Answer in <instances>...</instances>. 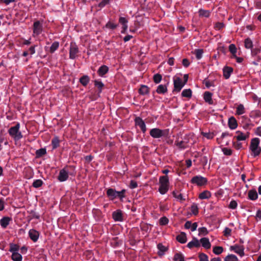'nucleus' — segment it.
Here are the masks:
<instances>
[{
  "label": "nucleus",
  "instance_id": "8",
  "mask_svg": "<svg viewBox=\"0 0 261 261\" xmlns=\"http://www.w3.org/2000/svg\"><path fill=\"white\" fill-rule=\"evenodd\" d=\"M43 30L42 23L40 21H36L33 24V36L35 37L40 35Z\"/></svg>",
  "mask_w": 261,
  "mask_h": 261
},
{
  "label": "nucleus",
  "instance_id": "48",
  "mask_svg": "<svg viewBox=\"0 0 261 261\" xmlns=\"http://www.w3.org/2000/svg\"><path fill=\"white\" fill-rule=\"evenodd\" d=\"M94 85L98 89L99 92H101L104 86L103 83L100 81H95Z\"/></svg>",
  "mask_w": 261,
  "mask_h": 261
},
{
  "label": "nucleus",
  "instance_id": "45",
  "mask_svg": "<svg viewBox=\"0 0 261 261\" xmlns=\"http://www.w3.org/2000/svg\"><path fill=\"white\" fill-rule=\"evenodd\" d=\"M223 249L220 246H216L213 248V252L217 255L221 254L223 252Z\"/></svg>",
  "mask_w": 261,
  "mask_h": 261
},
{
  "label": "nucleus",
  "instance_id": "40",
  "mask_svg": "<svg viewBox=\"0 0 261 261\" xmlns=\"http://www.w3.org/2000/svg\"><path fill=\"white\" fill-rule=\"evenodd\" d=\"M229 50L230 52L232 54V57H236L237 53V48L235 45L233 44H231L229 46Z\"/></svg>",
  "mask_w": 261,
  "mask_h": 261
},
{
  "label": "nucleus",
  "instance_id": "14",
  "mask_svg": "<svg viewBox=\"0 0 261 261\" xmlns=\"http://www.w3.org/2000/svg\"><path fill=\"white\" fill-rule=\"evenodd\" d=\"M136 125L139 126L143 133H145L146 130V125L144 121L140 117H137L135 119Z\"/></svg>",
  "mask_w": 261,
  "mask_h": 261
},
{
  "label": "nucleus",
  "instance_id": "16",
  "mask_svg": "<svg viewBox=\"0 0 261 261\" xmlns=\"http://www.w3.org/2000/svg\"><path fill=\"white\" fill-rule=\"evenodd\" d=\"M11 220V218L8 217H3L0 221V224L1 226L4 228H6L9 224Z\"/></svg>",
  "mask_w": 261,
  "mask_h": 261
},
{
  "label": "nucleus",
  "instance_id": "61",
  "mask_svg": "<svg viewBox=\"0 0 261 261\" xmlns=\"http://www.w3.org/2000/svg\"><path fill=\"white\" fill-rule=\"evenodd\" d=\"M138 187L137 182L133 180H132L130 182L129 187L131 189H135Z\"/></svg>",
  "mask_w": 261,
  "mask_h": 261
},
{
  "label": "nucleus",
  "instance_id": "31",
  "mask_svg": "<svg viewBox=\"0 0 261 261\" xmlns=\"http://www.w3.org/2000/svg\"><path fill=\"white\" fill-rule=\"evenodd\" d=\"M174 261H185V257L181 253H176L173 257Z\"/></svg>",
  "mask_w": 261,
  "mask_h": 261
},
{
  "label": "nucleus",
  "instance_id": "13",
  "mask_svg": "<svg viewBox=\"0 0 261 261\" xmlns=\"http://www.w3.org/2000/svg\"><path fill=\"white\" fill-rule=\"evenodd\" d=\"M230 249L241 256H243L244 255V248L242 246L234 245L230 247Z\"/></svg>",
  "mask_w": 261,
  "mask_h": 261
},
{
  "label": "nucleus",
  "instance_id": "21",
  "mask_svg": "<svg viewBox=\"0 0 261 261\" xmlns=\"http://www.w3.org/2000/svg\"><path fill=\"white\" fill-rule=\"evenodd\" d=\"M233 71L231 67H225L223 69V76L226 79H228Z\"/></svg>",
  "mask_w": 261,
  "mask_h": 261
},
{
  "label": "nucleus",
  "instance_id": "9",
  "mask_svg": "<svg viewBox=\"0 0 261 261\" xmlns=\"http://www.w3.org/2000/svg\"><path fill=\"white\" fill-rule=\"evenodd\" d=\"M174 91L179 92L185 85L180 77H174Z\"/></svg>",
  "mask_w": 261,
  "mask_h": 261
},
{
  "label": "nucleus",
  "instance_id": "5",
  "mask_svg": "<svg viewBox=\"0 0 261 261\" xmlns=\"http://www.w3.org/2000/svg\"><path fill=\"white\" fill-rule=\"evenodd\" d=\"M150 135L153 138H160L162 137H167L169 134V129H161L158 128H154L150 129Z\"/></svg>",
  "mask_w": 261,
  "mask_h": 261
},
{
  "label": "nucleus",
  "instance_id": "32",
  "mask_svg": "<svg viewBox=\"0 0 261 261\" xmlns=\"http://www.w3.org/2000/svg\"><path fill=\"white\" fill-rule=\"evenodd\" d=\"M199 15L200 17H208L210 15V12L208 10L200 9L198 11Z\"/></svg>",
  "mask_w": 261,
  "mask_h": 261
},
{
  "label": "nucleus",
  "instance_id": "38",
  "mask_svg": "<svg viewBox=\"0 0 261 261\" xmlns=\"http://www.w3.org/2000/svg\"><path fill=\"white\" fill-rule=\"evenodd\" d=\"M191 212L194 215H197L198 214V208L197 205L193 203L191 206Z\"/></svg>",
  "mask_w": 261,
  "mask_h": 261
},
{
  "label": "nucleus",
  "instance_id": "37",
  "mask_svg": "<svg viewBox=\"0 0 261 261\" xmlns=\"http://www.w3.org/2000/svg\"><path fill=\"white\" fill-rule=\"evenodd\" d=\"M181 95L185 97L190 98L192 96V91L190 89H185L181 93Z\"/></svg>",
  "mask_w": 261,
  "mask_h": 261
},
{
  "label": "nucleus",
  "instance_id": "52",
  "mask_svg": "<svg viewBox=\"0 0 261 261\" xmlns=\"http://www.w3.org/2000/svg\"><path fill=\"white\" fill-rule=\"evenodd\" d=\"M199 261H208L207 256L204 253H200L199 255Z\"/></svg>",
  "mask_w": 261,
  "mask_h": 261
},
{
  "label": "nucleus",
  "instance_id": "36",
  "mask_svg": "<svg viewBox=\"0 0 261 261\" xmlns=\"http://www.w3.org/2000/svg\"><path fill=\"white\" fill-rule=\"evenodd\" d=\"M12 259L14 261H21L22 260V256L18 252L12 253Z\"/></svg>",
  "mask_w": 261,
  "mask_h": 261
},
{
  "label": "nucleus",
  "instance_id": "63",
  "mask_svg": "<svg viewBox=\"0 0 261 261\" xmlns=\"http://www.w3.org/2000/svg\"><path fill=\"white\" fill-rule=\"evenodd\" d=\"M204 84H205V86L208 88L212 86H213V87L214 86V85L213 84V82H211L208 80H205Z\"/></svg>",
  "mask_w": 261,
  "mask_h": 261
},
{
  "label": "nucleus",
  "instance_id": "15",
  "mask_svg": "<svg viewBox=\"0 0 261 261\" xmlns=\"http://www.w3.org/2000/svg\"><path fill=\"white\" fill-rule=\"evenodd\" d=\"M113 218L116 221H122L123 220L122 212L117 210L113 213Z\"/></svg>",
  "mask_w": 261,
  "mask_h": 261
},
{
  "label": "nucleus",
  "instance_id": "39",
  "mask_svg": "<svg viewBox=\"0 0 261 261\" xmlns=\"http://www.w3.org/2000/svg\"><path fill=\"white\" fill-rule=\"evenodd\" d=\"M46 153V151L45 148H40L37 150L36 151V154L37 157H41Z\"/></svg>",
  "mask_w": 261,
  "mask_h": 261
},
{
  "label": "nucleus",
  "instance_id": "42",
  "mask_svg": "<svg viewBox=\"0 0 261 261\" xmlns=\"http://www.w3.org/2000/svg\"><path fill=\"white\" fill-rule=\"evenodd\" d=\"M199 236H205L208 233V231L206 227H202L198 228Z\"/></svg>",
  "mask_w": 261,
  "mask_h": 261
},
{
  "label": "nucleus",
  "instance_id": "43",
  "mask_svg": "<svg viewBox=\"0 0 261 261\" xmlns=\"http://www.w3.org/2000/svg\"><path fill=\"white\" fill-rule=\"evenodd\" d=\"M19 249V247L16 244H10V248L9 251L12 253L17 252Z\"/></svg>",
  "mask_w": 261,
  "mask_h": 261
},
{
  "label": "nucleus",
  "instance_id": "25",
  "mask_svg": "<svg viewBox=\"0 0 261 261\" xmlns=\"http://www.w3.org/2000/svg\"><path fill=\"white\" fill-rule=\"evenodd\" d=\"M108 71V67L106 65H102L99 67L97 72L99 76H102Z\"/></svg>",
  "mask_w": 261,
  "mask_h": 261
},
{
  "label": "nucleus",
  "instance_id": "50",
  "mask_svg": "<svg viewBox=\"0 0 261 261\" xmlns=\"http://www.w3.org/2000/svg\"><path fill=\"white\" fill-rule=\"evenodd\" d=\"M160 224L161 225H165L167 224L169 222L168 219L166 217H163L160 218Z\"/></svg>",
  "mask_w": 261,
  "mask_h": 261
},
{
  "label": "nucleus",
  "instance_id": "64",
  "mask_svg": "<svg viewBox=\"0 0 261 261\" xmlns=\"http://www.w3.org/2000/svg\"><path fill=\"white\" fill-rule=\"evenodd\" d=\"M254 132L256 135L261 137V126L256 128Z\"/></svg>",
  "mask_w": 261,
  "mask_h": 261
},
{
  "label": "nucleus",
  "instance_id": "56",
  "mask_svg": "<svg viewBox=\"0 0 261 261\" xmlns=\"http://www.w3.org/2000/svg\"><path fill=\"white\" fill-rule=\"evenodd\" d=\"M110 0H102L101 2L98 4V7L100 8L104 7L106 5L109 4Z\"/></svg>",
  "mask_w": 261,
  "mask_h": 261
},
{
  "label": "nucleus",
  "instance_id": "41",
  "mask_svg": "<svg viewBox=\"0 0 261 261\" xmlns=\"http://www.w3.org/2000/svg\"><path fill=\"white\" fill-rule=\"evenodd\" d=\"M203 53V51L202 49H196L195 50V54L196 58L198 60H199L202 58Z\"/></svg>",
  "mask_w": 261,
  "mask_h": 261
},
{
  "label": "nucleus",
  "instance_id": "59",
  "mask_svg": "<svg viewBox=\"0 0 261 261\" xmlns=\"http://www.w3.org/2000/svg\"><path fill=\"white\" fill-rule=\"evenodd\" d=\"M231 229L228 227H226L223 231L225 236H229L231 234Z\"/></svg>",
  "mask_w": 261,
  "mask_h": 261
},
{
  "label": "nucleus",
  "instance_id": "33",
  "mask_svg": "<svg viewBox=\"0 0 261 261\" xmlns=\"http://www.w3.org/2000/svg\"><path fill=\"white\" fill-rule=\"evenodd\" d=\"M90 79L88 76L84 75L81 77L80 80V83L84 86L87 85L88 83L89 82Z\"/></svg>",
  "mask_w": 261,
  "mask_h": 261
},
{
  "label": "nucleus",
  "instance_id": "20",
  "mask_svg": "<svg viewBox=\"0 0 261 261\" xmlns=\"http://www.w3.org/2000/svg\"><path fill=\"white\" fill-rule=\"evenodd\" d=\"M199 242L200 243H201L202 246L205 249H209L211 248V245L208 239L206 238H203L200 239Z\"/></svg>",
  "mask_w": 261,
  "mask_h": 261
},
{
  "label": "nucleus",
  "instance_id": "49",
  "mask_svg": "<svg viewBox=\"0 0 261 261\" xmlns=\"http://www.w3.org/2000/svg\"><path fill=\"white\" fill-rule=\"evenodd\" d=\"M162 76L160 74H155L153 76L154 82L156 84L159 83L162 80Z\"/></svg>",
  "mask_w": 261,
  "mask_h": 261
},
{
  "label": "nucleus",
  "instance_id": "28",
  "mask_svg": "<svg viewBox=\"0 0 261 261\" xmlns=\"http://www.w3.org/2000/svg\"><path fill=\"white\" fill-rule=\"evenodd\" d=\"M211 196L210 192L204 191L199 195V198L200 199H208Z\"/></svg>",
  "mask_w": 261,
  "mask_h": 261
},
{
  "label": "nucleus",
  "instance_id": "27",
  "mask_svg": "<svg viewBox=\"0 0 261 261\" xmlns=\"http://www.w3.org/2000/svg\"><path fill=\"white\" fill-rule=\"evenodd\" d=\"M60 141L59 137L56 136L53 138L51 140V145L53 149H55L58 147L60 145Z\"/></svg>",
  "mask_w": 261,
  "mask_h": 261
},
{
  "label": "nucleus",
  "instance_id": "18",
  "mask_svg": "<svg viewBox=\"0 0 261 261\" xmlns=\"http://www.w3.org/2000/svg\"><path fill=\"white\" fill-rule=\"evenodd\" d=\"M228 125L229 128L231 129H234L237 128L238 126L237 122L233 117H231L229 119Z\"/></svg>",
  "mask_w": 261,
  "mask_h": 261
},
{
  "label": "nucleus",
  "instance_id": "3",
  "mask_svg": "<svg viewBox=\"0 0 261 261\" xmlns=\"http://www.w3.org/2000/svg\"><path fill=\"white\" fill-rule=\"evenodd\" d=\"M19 128L20 124L18 123L16 125L11 127L8 130L10 136L16 141L20 140L23 137Z\"/></svg>",
  "mask_w": 261,
  "mask_h": 261
},
{
  "label": "nucleus",
  "instance_id": "19",
  "mask_svg": "<svg viewBox=\"0 0 261 261\" xmlns=\"http://www.w3.org/2000/svg\"><path fill=\"white\" fill-rule=\"evenodd\" d=\"M177 240L181 244H184L187 242V235L186 233L181 232L176 237Z\"/></svg>",
  "mask_w": 261,
  "mask_h": 261
},
{
  "label": "nucleus",
  "instance_id": "2",
  "mask_svg": "<svg viewBox=\"0 0 261 261\" xmlns=\"http://www.w3.org/2000/svg\"><path fill=\"white\" fill-rule=\"evenodd\" d=\"M159 185V192L162 195L166 194L169 190V178L167 175L160 176Z\"/></svg>",
  "mask_w": 261,
  "mask_h": 261
},
{
  "label": "nucleus",
  "instance_id": "22",
  "mask_svg": "<svg viewBox=\"0 0 261 261\" xmlns=\"http://www.w3.org/2000/svg\"><path fill=\"white\" fill-rule=\"evenodd\" d=\"M248 198L251 200H256L258 198V195L255 190H251L248 192Z\"/></svg>",
  "mask_w": 261,
  "mask_h": 261
},
{
  "label": "nucleus",
  "instance_id": "26",
  "mask_svg": "<svg viewBox=\"0 0 261 261\" xmlns=\"http://www.w3.org/2000/svg\"><path fill=\"white\" fill-rule=\"evenodd\" d=\"M212 94L210 92H205L204 93V100L208 102L209 104L213 103V100L212 98Z\"/></svg>",
  "mask_w": 261,
  "mask_h": 261
},
{
  "label": "nucleus",
  "instance_id": "12",
  "mask_svg": "<svg viewBox=\"0 0 261 261\" xmlns=\"http://www.w3.org/2000/svg\"><path fill=\"white\" fill-rule=\"evenodd\" d=\"M29 236L34 242H36L39 237V232L34 229H32L29 231Z\"/></svg>",
  "mask_w": 261,
  "mask_h": 261
},
{
  "label": "nucleus",
  "instance_id": "10",
  "mask_svg": "<svg viewBox=\"0 0 261 261\" xmlns=\"http://www.w3.org/2000/svg\"><path fill=\"white\" fill-rule=\"evenodd\" d=\"M249 136V133L247 132L246 133H242L241 131H237L236 132V135L234 137V139H236L237 141H244L246 139L248 138Z\"/></svg>",
  "mask_w": 261,
  "mask_h": 261
},
{
  "label": "nucleus",
  "instance_id": "47",
  "mask_svg": "<svg viewBox=\"0 0 261 261\" xmlns=\"http://www.w3.org/2000/svg\"><path fill=\"white\" fill-rule=\"evenodd\" d=\"M261 51V46L258 47H255L251 49L252 56H256Z\"/></svg>",
  "mask_w": 261,
  "mask_h": 261
},
{
  "label": "nucleus",
  "instance_id": "57",
  "mask_svg": "<svg viewBox=\"0 0 261 261\" xmlns=\"http://www.w3.org/2000/svg\"><path fill=\"white\" fill-rule=\"evenodd\" d=\"M238 204L235 200H232L230 201L229 207L231 209H235L237 207Z\"/></svg>",
  "mask_w": 261,
  "mask_h": 261
},
{
  "label": "nucleus",
  "instance_id": "62",
  "mask_svg": "<svg viewBox=\"0 0 261 261\" xmlns=\"http://www.w3.org/2000/svg\"><path fill=\"white\" fill-rule=\"evenodd\" d=\"M158 248L160 250V251L163 252H164L167 251L166 247L161 244H159L158 245Z\"/></svg>",
  "mask_w": 261,
  "mask_h": 261
},
{
  "label": "nucleus",
  "instance_id": "1",
  "mask_svg": "<svg viewBox=\"0 0 261 261\" xmlns=\"http://www.w3.org/2000/svg\"><path fill=\"white\" fill-rule=\"evenodd\" d=\"M125 192L126 190L124 189L122 190L121 191H117L114 189L109 188L107 190V195L111 200H113L116 198L122 199L125 197Z\"/></svg>",
  "mask_w": 261,
  "mask_h": 261
},
{
  "label": "nucleus",
  "instance_id": "60",
  "mask_svg": "<svg viewBox=\"0 0 261 261\" xmlns=\"http://www.w3.org/2000/svg\"><path fill=\"white\" fill-rule=\"evenodd\" d=\"M233 146L236 149H240L242 147V143L238 142H233Z\"/></svg>",
  "mask_w": 261,
  "mask_h": 261
},
{
  "label": "nucleus",
  "instance_id": "6",
  "mask_svg": "<svg viewBox=\"0 0 261 261\" xmlns=\"http://www.w3.org/2000/svg\"><path fill=\"white\" fill-rule=\"evenodd\" d=\"M191 181L192 184H195L198 186H202L207 183V180L204 177L200 175H197L194 176L191 179Z\"/></svg>",
  "mask_w": 261,
  "mask_h": 261
},
{
  "label": "nucleus",
  "instance_id": "11",
  "mask_svg": "<svg viewBox=\"0 0 261 261\" xmlns=\"http://www.w3.org/2000/svg\"><path fill=\"white\" fill-rule=\"evenodd\" d=\"M68 177V171L64 168L60 171L58 179L60 181L63 182L66 181Z\"/></svg>",
  "mask_w": 261,
  "mask_h": 261
},
{
  "label": "nucleus",
  "instance_id": "4",
  "mask_svg": "<svg viewBox=\"0 0 261 261\" xmlns=\"http://www.w3.org/2000/svg\"><path fill=\"white\" fill-rule=\"evenodd\" d=\"M259 143L260 140L257 138H253L251 141L250 149L254 156L258 155L260 153L261 148L259 146Z\"/></svg>",
  "mask_w": 261,
  "mask_h": 261
},
{
  "label": "nucleus",
  "instance_id": "54",
  "mask_svg": "<svg viewBox=\"0 0 261 261\" xmlns=\"http://www.w3.org/2000/svg\"><path fill=\"white\" fill-rule=\"evenodd\" d=\"M202 135L208 139H212L214 137V135L211 133H202Z\"/></svg>",
  "mask_w": 261,
  "mask_h": 261
},
{
  "label": "nucleus",
  "instance_id": "58",
  "mask_svg": "<svg viewBox=\"0 0 261 261\" xmlns=\"http://www.w3.org/2000/svg\"><path fill=\"white\" fill-rule=\"evenodd\" d=\"M119 22L122 25H124L127 23L128 20L125 17H120L119 19Z\"/></svg>",
  "mask_w": 261,
  "mask_h": 261
},
{
  "label": "nucleus",
  "instance_id": "51",
  "mask_svg": "<svg viewBox=\"0 0 261 261\" xmlns=\"http://www.w3.org/2000/svg\"><path fill=\"white\" fill-rule=\"evenodd\" d=\"M117 27V25L111 22V21H109L106 24V27L112 30L115 29Z\"/></svg>",
  "mask_w": 261,
  "mask_h": 261
},
{
  "label": "nucleus",
  "instance_id": "55",
  "mask_svg": "<svg viewBox=\"0 0 261 261\" xmlns=\"http://www.w3.org/2000/svg\"><path fill=\"white\" fill-rule=\"evenodd\" d=\"M222 151L223 153L226 155H230L232 154L231 149L228 148H223L222 149Z\"/></svg>",
  "mask_w": 261,
  "mask_h": 261
},
{
  "label": "nucleus",
  "instance_id": "7",
  "mask_svg": "<svg viewBox=\"0 0 261 261\" xmlns=\"http://www.w3.org/2000/svg\"><path fill=\"white\" fill-rule=\"evenodd\" d=\"M79 53V48L74 42H71L69 49V58L71 59H74Z\"/></svg>",
  "mask_w": 261,
  "mask_h": 261
},
{
  "label": "nucleus",
  "instance_id": "30",
  "mask_svg": "<svg viewBox=\"0 0 261 261\" xmlns=\"http://www.w3.org/2000/svg\"><path fill=\"white\" fill-rule=\"evenodd\" d=\"M245 113V109L242 104H240L238 106L236 110V114L238 115H242Z\"/></svg>",
  "mask_w": 261,
  "mask_h": 261
},
{
  "label": "nucleus",
  "instance_id": "29",
  "mask_svg": "<svg viewBox=\"0 0 261 261\" xmlns=\"http://www.w3.org/2000/svg\"><path fill=\"white\" fill-rule=\"evenodd\" d=\"M167 87L164 85H159L156 90V92L159 94H164L167 92Z\"/></svg>",
  "mask_w": 261,
  "mask_h": 261
},
{
  "label": "nucleus",
  "instance_id": "46",
  "mask_svg": "<svg viewBox=\"0 0 261 261\" xmlns=\"http://www.w3.org/2000/svg\"><path fill=\"white\" fill-rule=\"evenodd\" d=\"M43 184V181L41 179H36L33 183V186L34 188H38L40 187Z\"/></svg>",
  "mask_w": 261,
  "mask_h": 261
},
{
  "label": "nucleus",
  "instance_id": "34",
  "mask_svg": "<svg viewBox=\"0 0 261 261\" xmlns=\"http://www.w3.org/2000/svg\"><path fill=\"white\" fill-rule=\"evenodd\" d=\"M244 45L245 48L247 49H251L253 47V42L250 38H248L245 40Z\"/></svg>",
  "mask_w": 261,
  "mask_h": 261
},
{
  "label": "nucleus",
  "instance_id": "24",
  "mask_svg": "<svg viewBox=\"0 0 261 261\" xmlns=\"http://www.w3.org/2000/svg\"><path fill=\"white\" fill-rule=\"evenodd\" d=\"M173 196L180 202H182L183 201L186 200L185 196H184L182 194L178 192L174 191L173 192Z\"/></svg>",
  "mask_w": 261,
  "mask_h": 261
},
{
  "label": "nucleus",
  "instance_id": "35",
  "mask_svg": "<svg viewBox=\"0 0 261 261\" xmlns=\"http://www.w3.org/2000/svg\"><path fill=\"white\" fill-rule=\"evenodd\" d=\"M59 46V43L57 41L54 42L49 48V52L51 54L54 53Z\"/></svg>",
  "mask_w": 261,
  "mask_h": 261
},
{
  "label": "nucleus",
  "instance_id": "17",
  "mask_svg": "<svg viewBox=\"0 0 261 261\" xmlns=\"http://www.w3.org/2000/svg\"><path fill=\"white\" fill-rule=\"evenodd\" d=\"M200 244L199 241L197 239L194 238L192 241L188 243L187 246L189 248H192L194 247H198L200 246Z\"/></svg>",
  "mask_w": 261,
  "mask_h": 261
},
{
  "label": "nucleus",
  "instance_id": "44",
  "mask_svg": "<svg viewBox=\"0 0 261 261\" xmlns=\"http://www.w3.org/2000/svg\"><path fill=\"white\" fill-rule=\"evenodd\" d=\"M225 261H238L237 257L233 254L227 255L225 259Z\"/></svg>",
  "mask_w": 261,
  "mask_h": 261
},
{
  "label": "nucleus",
  "instance_id": "53",
  "mask_svg": "<svg viewBox=\"0 0 261 261\" xmlns=\"http://www.w3.org/2000/svg\"><path fill=\"white\" fill-rule=\"evenodd\" d=\"M176 145L181 149L185 148L186 147V145L184 142L181 141H177L175 143Z\"/></svg>",
  "mask_w": 261,
  "mask_h": 261
},
{
  "label": "nucleus",
  "instance_id": "23",
  "mask_svg": "<svg viewBox=\"0 0 261 261\" xmlns=\"http://www.w3.org/2000/svg\"><path fill=\"white\" fill-rule=\"evenodd\" d=\"M149 90L150 89L148 86L142 85L139 89V93L141 95H146L149 93Z\"/></svg>",
  "mask_w": 261,
  "mask_h": 261
}]
</instances>
